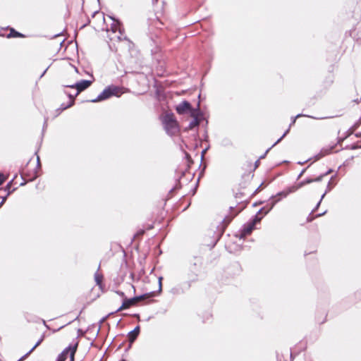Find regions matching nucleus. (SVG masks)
Returning <instances> with one entry per match:
<instances>
[{
    "label": "nucleus",
    "instance_id": "nucleus-1",
    "mask_svg": "<svg viewBox=\"0 0 361 361\" xmlns=\"http://www.w3.org/2000/svg\"><path fill=\"white\" fill-rule=\"evenodd\" d=\"M123 92V87L114 85H108L96 98L87 100V102L96 103L106 100L112 97H119Z\"/></svg>",
    "mask_w": 361,
    "mask_h": 361
},
{
    "label": "nucleus",
    "instance_id": "nucleus-2",
    "mask_svg": "<svg viewBox=\"0 0 361 361\" xmlns=\"http://www.w3.org/2000/svg\"><path fill=\"white\" fill-rule=\"evenodd\" d=\"M161 121L168 134L173 135L179 132V124L173 113H165L161 116Z\"/></svg>",
    "mask_w": 361,
    "mask_h": 361
},
{
    "label": "nucleus",
    "instance_id": "nucleus-3",
    "mask_svg": "<svg viewBox=\"0 0 361 361\" xmlns=\"http://www.w3.org/2000/svg\"><path fill=\"white\" fill-rule=\"evenodd\" d=\"M135 341V327L128 332L124 341L121 343L118 349H123L124 353L120 361H129L128 360V351L131 349L134 342Z\"/></svg>",
    "mask_w": 361,
    "mask_h": 361
},
{
    "label": "nucleus",
    "instance_id": "nucleus-4",
    "mask_svg": "<svg viewBox=\"0 0 361 361\" xmlns=\"http://www.w3.org/2000/svg\"><path fill=\"white\" fill-rule=\"evenodd\" d=\"M272 207H273V204L269 208H267L265 207H263L262 209H261L259 211L258 214L255 216L252 222H251L249 224H247V226H245L243 228V229L241 231V235L243 237H245V236L250 235L252 233V231H253L255 224L257 222H259L260 220L262 219V218L270 211V209L272 208Z\"/></svg>",
    "mask_w": 361,
    "mask_h": 361
},
{
    "label": "nucleus",
    "instance_id": "nucleus-5",
    "mask_svg": "<svg viewBox=\"0 0 361 361\" xmlns=\"http://www.w3.org/2000/svg\"><path fill=\"white\" fill-rule=\"evenodd\" d=\"M238 194L236 193L235 198V202H237L239 204V207H238L237 211H235V212H233V207H230L231 209V212H232L231 214L225 216V218L223 220V224L225 227L227 226L230 224V222L232 221V219L246 207V205L248 202V201L247 200H238Z\"/></svg>",
    "mask_w": 361,
    "mask_h": 361
},
{
    "label": "nucleus",
    "instance_id": "nucleus-6",
    "mask_svg": "<svg viewBox=\"0 0 361 361\" xmlns=\"http://www.w3.org/2000/svg\"><path fill=\"white\" fill-rule=\"evenodd\" d=\"M78 347V341L74 344H70L58 355L56 361H66L68 353L70 354L71 361H74V356Z\"/></svg>",
    "mask_w": 361,
    "mask_h": 361
},
{
    "label": "nucleus",
    "instance_id": "nucleus-7",
    "mask_svg": "<svg viewBox=\"0 0 361 361\" xmlns=\"http://www.w3.org/2000/svg\"><path fill=\"white\" fill-rule=\"evenodd\" d=\"M92 84V80H80L72 85H64L65 87L76 89L77 92L75 97H77L81 92L87 90Z\"/></svg>",
    "mask_w": 361,
    "mask_h": 361
},
{
    "label": "nucleus",
    "instance_id": "nucleus-8",
    "mask_svg": "<svg viewBox=\"0 0 361 361\" xmlns=\"http://www.w3.org/2000/svg\"><path fill=\"white\" fill-rule=\"evenodd\" d=\"M175 109L176 112L180 115L190 113L191 116H195L196 111L192 109L191 104L187 101L182 102L180 104L176 106Z\"/></svg>",
    "mask_w": 361,
    "mask_h": 361
},
{
    "label": "nucleus",
    "instance_id": "nucleus-9",
    "mask_svg": "<svg viewBox=\"0 0 361 361\" xmlns=\"http://www.w3.org/2000/svg\"><path fill=\"white\" fill-rule=\"evenodd\" d=\"M108 17L113 20V23L111 25V31L113 32H116L118 31L121 35H122L123 29L121 27V21L111 16H108Z\"/></svg>",
    "mask_w": 361,
    "mask_h": 361
},
{
    "label": "nucleus",
    "instance_id": "nucleus-10",
    "mask_svg": "<svg viewBox=\"0 0 361 361\" xmlns=\"http://www.w3.org/2000/svg\"><path fill=\"white\" fill-rule=\"evenodd\" d=\"M135 304V295H134L130 298H128L125 297L123 299L122 305L115 311V312H117L121 310L127 309L131 305H133Z\"/></svg>",
    "mask_w": 361,
    "mask_h": 361
},
{
    "label": "nucleus",
    "instance_id": "nucleus-11",
    "mask_svg": "<svg viewBox=\"0 0 361 361\" xmlns=\"http://www.w3.org/2000/svg\"><path fill=\"white\" fill-rule=\"evenodd\" d=\"M99 269H100V264L99 265V267L97 268V271L94 273V281H95L96 285L99 286V289L102 292H104V285L102 283L104 276H103L102 274L99 273Z\"/></svg>",
    "mask_w": 361,
    "mask_h": 361
},
{
    "label": "nucleus",
    "instance_id": "nucleus-12",
    "mask_svg": "<svg viewBox=\"0 0 361 361\" xmlns=\"http://www.w3.org/2000/svg\"><path fill=\"white\" fill-rule=\"evenodd\" d=\"M45 338V336H44V334H43L40 338L36 342V343L35 344V345L26 353L23 356H22L19 360H18L17 361H23V360H25L32 351H34V350L38 347L44 341Z\"/></svg>",
    "mask_w": 361,
    "mask_h": 361
},
{
    "label": "nucleus",
    "instance_id": "nucleus-13",
    "mask_svg": "<svg viewBox=\"0 0 361 361\" xmlns=\"http://www.w3.org/2000/svg\"><path fill=\"white\" fill-rule=\"evenodd\" d=\"M16 176L13 177L4 188H1V190L7 192L6 196L10 195L13 192H14L17 188H11L12 184L14 181Z\"/></svg>",
    "mask_w": 361,
    "mask_h": 361
},
{
    "label": "nucleus",
    "instance_id": "nucleus-14",
    "mask_svg": "<svg viewBox=\"0 0 361 361\" xmlns=\"http://www.w3.org/2000/svg\"><path fill=\"white\" fill-rule=\"evenodd\" d=\"M9 30H10V32L7 35V38L24 37H25V35L23 33L16 30L13 27H9Z\"/></svg>",
    "mask_w": 361,
    "mask_h": 361
},
{
    "label": "nucleus",
    "instance_id": "nucleus-15",
    "mask_svg": "<svg viewBox=\"0 0 361 361\" xmlns=\"http://www.w3.org/2000/svg\"><path fill=\"white\" fill-rule=\"evenodd\" d=\"M153 296H154V293L153 291H150L149 293L143 294L140 296H137V303L142 302L146 299H149V298H152Z\"/></svg>",
    "mask_w": 361,
    "mask_h": 361
},
{
    "label": "nucleus",
    "instance_id": "nucleus-16",
    "mask_svg": "<svg viewBox=\"0 0 361 361\" xmlns=\"http://www.w3.org/2000/svg\"><path fill=\"white\" fill-rule=\"evenodd\" d=\"M73 105H74V102L73 100L69 101L67 104H66L64 103L61 104L60 107L59 109H57V110H56L59 112L58 114H59L63 111L73 106Z\"/></svg>",
    "mask_w": 361,
    "mask_h": 361
},
{
    "label": "nucleus",
    "instance_id": "nucleus-17",
    "mask_svg": "<svg viewBox=\"0 0 361 361\" xmlns=\"http://www.w3.org/2000/svg\"><path fill=\"white\" fill-rule=\"evenodd\" d=\"M40 167H41V163H40L39 157H37V166H36V169H35L33 176L30 178V181L35 180L39 176L37 170L39 169H40Z\"/></svg>",
    "mask_w": 361,
    "mask_h": 361
},
{
    "label": "nucleus",
    "instance_id": "nucleus-18",
    "mask_svg": "<svg viewBox=\"0 0 361 361\" xmlns=\"http://www.w3.org/2000/svg\"><path fill=\"white\" fill-rule=\"evenodd\" d=\"M329 172L326 173H324L323 175H321L319 176V177H317V178H315L314 180H312V179H309V180H307L305 182L302 183V184H305V183H312V182H320L321 180H322L324 178H325L328 173Z\"/></svg>",
    "mask_w": 361,
    "mask_h": 361
},
{
    "label": "nucleus",
    "instance_id": "nucleus-19",
    "mask_svg": "<svg viewBox=\"0 0 361 361\" xmlns=\"http://www.w3.org/2000/svg\"><path fill=\"white\" fill-rule=\"evenodd\" d=\"M193 118V120L191 121V123L189 125V128L192 129L195 126H197L200 123V121L197 118V114L195 113V116H192Z\"/></svg>",
    "mask_w": 361,
    "mask_h": 361
},
{
    "label": "nucleus",
    "instance_id": "nucleus-20",
    "mask_svg": "<svg viewBox=\"0 0 361 361\" xmlns=\"http://www.w3.org/2000/svg\"><path fill=\"white\" fill-rule=\"evenodd\" d=\"M6 180V177L0 173V185H1Z\"/></svg>",
    "mask_w": 361,
    "mask_h": 361
},
{
    "label": "nucleus",
    "instance_id": "nucleus-21",
    "mask_svg": "<svg viewBox=\"0 0 361 361\" xmlns=\"http://www.w3.org/2000/svg\"><path fill=\"white\" fill-rule=\"evenodd\" d=\"M65 94H66L68 97L70 99V101L73 100L75 102V98L76 97H75V95H73L71 93H68V92H65Z\"/></svg>",
    "mask_w": 361,
    "mask_h": 361
},
{
    "label": "nucleus",
    "instance_id": "nucleus-22",
    "mask_svg": "<svg viewBox=\"0 0 361 361\" xmlns=\"http://www.w3.org/2000/svg\"><path fill=\"white\" fill-rule=\"evenodd\" d=\"M78 337L83 336L85 334V331H83L81 329H78Z\"/></svg>",
    "mask_w": 361,
    "mask_h": 361
},
{
    "label": "nucleus",
    "instance_id": "nucleus-23",
    "mask_svg": "<svg viewBox=\"0 0 361 361\" xmlns=\"http://www.w3.org/2000/svg\"><path fill=\"white\" fill-rule=\"evenodd\" d=\"M116 293L123 298L126 297L124 293L121 290H117Z\"/></svg>",
    "mask_w": 361,
    "mask_h": 361
},
{
    "label": "nucleus",
    "instance_id": "nucleus-24",
    "mask_svg": "<svg viewBox=\"0 0 361 361\" xmlns=\"http://www.w3.org/2000/svg\"><path fill=\"white\" fill-rule=\"evenodd\" d=\"M114 314V312L109 313L106 316L104 317L101 320L100 323L103 322L109 315Z\"/></svg>",
    "mask_w": 361,
    "mask_h": 361
},
{
    "label": "nucleus",
    "instance_id": "nucleus-25",
    "mask_svg": "<svg viewBox=\"0 0 361 361\" xmlns=\"http://www.w3.org/2000/svg\"><path fill=\"white\" fill-rule=\"evenodd\" d=\"M144 233H145L144 230H139L137 231L136 235L138 236V235H143Z\"/></svg>",
    "mask_w": 361,
    "mask_h": 361
},
{
    "label": "nucleus",
    "instance_id": "nucleus-26",
    "mask_svg": "<svg viewBox=\"0 0 361 361\" xmlns=\"http://www.w3.org/2000/svg\"><path fill=\"white\" fill-rule=\"evenodd\" d=\"M300 116H301V115H300V114H299V115L296 116L295 117H294V118H293V121H292V123H291L290 126L294 125V124H295V121H296L297 118H298V117H300Z\"/></svg>",
    "mask_w": 361,
    "mask_h": 361
},
{
    "label": "nucleus",
    "instance_id": "nucleus-27",
    "mask_svg": "<svg viewBox=\"0 0 361 361\" xmlns=\"http://www.w3.org/2000/svg\"><path fill=\"white\" fill-rule=\"evenodd\" d=\"M257 162H258V161H257L255 162V164L253 166L250 167V170L251 171H255L257 168V166H258V165L257 164Z\"/></svg>",
    "mask_w": 361,
    "mask_h": 361
},
{
    "label": "nucleus",
    "instance_id": "nucleus-28",
    "mask_svg": "<svg viewBox=\"0 0 361 361\" xmlns=\"http://www.w3.org/2000/svg\"><path fill=\"white\" fill-rule=\"evenodd\" d=\"M48 68H49V67H47L43 72H42V74L39 76V79L42 78L44 75V74L47 71Z\"/></svg>",
    "mask_w": 361,
    "mask_h": 361
},
{
    "label": "nucleus",
    "instance_id": "nucleus-29",
    "mask_svg": "<svg viewBox=\"0 0 361 361\" xmlns=\"http://www.w3.org/2000/svg\"><path fill=\"white\" fill-rule=\"evenodd\" d=\"M90 19H88V20H87V23L84 24V25L81 27V28H83L84 27H85L87 25H88V24H90Z\"/></svg>",
    "mask_w": 361,
    "mask_h": 361
},
{
    "label": "nucleus",
    "instance_id": "nucleus-30",
    "mask_svg": "<svg viewBox=\"0 0 361 361\" xmlns=\"http://www.w3.org/2000/svg\"><path fill=\"white\" fill-rule=\"evenodd\" d=\"M135 240V233L132 236V238H131V243H133V241Z\"/></svg>",
    "mask_w": 361,
    "mask_h": 361
},
{
    "label": "nucleus",
    "instance_id": "nucleus-31",
    "mask_svg": "<svg viewBox=\"0 0 361 361\" xmlns=\"http://www.w3.org/2000/svg\"><path fill=\"white\" fill-rule=\"evenodd\" d=\"M98 13H99L98 11H94L93 13L92 14V18H94L96 16V14Z\"/></svg>",
    "mask_w": 361,
    "mask_h": 361
},
{
    "label": "nucleus",
    "instance_id": "nucleus-32",
    "mask_svg": "<svg viewBox=\"0 0 361 361\" xmlns=\"http://www.w3.org/2000/svg\"><path fill=\"white\" fill-rule=\"evenodd\" d=\"M161 278L160 277V278L159 279V289H160V290H161Z\"/></svg>",
    "mask_w": 361,
    "mask_h": 361
},
{
    "label": "nucleus",
    "instance_id": "nucleus-33",
    "mask_svg": "<svg viewBox=\"0 0 361 361\" xmlns=\"http://www.w3.org/2000/svg\"><path fill=\"white\" fill-rule=\"evenodd\" d=\"M8 197V196H6V195L4 197H2V200L1 201L4 202Z\"/></svg>",
    "mask_w": 361,
    "mask_h": 361
},
{
    "label": "nucleus",
    "instance_id": "nucleus-34",
    "mask_svg": "<svg viewBox=\"0 0 361 361\" xmlns=\"http://www.w3.org/2000/svg\"><path fill=\"white\" fill-rule=\"evenodd\" d=\"M62 33H63V32H60V33L56 34V35L54 36V37H58V36H60V35H62Z\"/></svg>",
    "mask_w": 361,
    "mask_h": 361
},
{
    "label": "nucleus",
    "instance_id": "nucleus-35",
    "mask_svg": "<svg viewBox=\"0 0 361 361\" xmlns=\"http://www.w3.org/2000/svg\"><path fill=\"white\" fill-rule=\"evenodd\" d=\"M132 288H133L134 295H135V289H136V287H135L134 285H132Z\"/></svg>",
    "mask_w": 361,
    "mask_h": 361
},
{
    "label": "nucleus",
    "instance_id": "nucleus-36",
    "mask_svg": "<svg viewBox=\"0 0 361 361\" xmlns=\"http://www.w3.org/2000/svg\"><path fill=\"white\" fill-rule=\"evenodd\" d=\"M139 332H140V328H139V326H137V331H136L137 336L139 334Z\"/></svg>",
    "mask_w": 361,
    "mask_h": 361
},
{
    "label": "nucleus",
    "instance_id": "nucleus-37",
    "mask_svg": "<svg viewBox=\"0 0 361 361\" xmlns=\"http://www.w3.org/2000/svg\"><path fill=\"white\" fill-rule=\"evenodd\" d=\"M46 126H47V119L44 121V126H43V130L44 129Z\"/></svg>",
    "mask_w": 361,
    "mask_h": 361
},
{
    "label": "nucleus",
    "instance_id": "nucleus-38",
    "mask_svg": "<svg viewBox=\"0 0 361 361\" xmlns=\"http://www.w3.org/2000/svg\"><path fill=\"white\" fill-rule=\"evenodd\" d=\"M130 276L133 279H134L135 274L133 272H131Z\"/></svg>",
    "mask_w": 361,
    "mask_h": 361
},
{
    "label": "nucleus",
    "instance_id": "nucleus-39",
    "mask_svg": "<svg viewBox=\"0 0 361 361\" xmlns=\"http://www.w3.org/2000/svg\"><path fill=\"white\" fill-rule=\"evenodd\" d=\"M43 324L47 329H49V326L47 325L46 322L44 320H43Z\"/></svg>",
    "mask_w": 361,
    "mask_h": 361
},
{
    "label": "nucleus",
    "instance_id": "nucleus-40",
    "mask_svg": "<svg viewBox=\"0 0 361 361\" xmlns=\"http://www.w3.org/2000/svg\"><path fill=\"white\" fill-rule=\"evenodd\" d=\"M78 317H79V315L77 316L72 322L77 320L78 319Z\"/></svg>",
    "mask_w": 361,
    "mask_h": 361
},
{
    "label": "nucleus",
    "instance_id": "nucleus-41",
    "mask_svg": "<svg viewBox=\"0 0 361 361\" xmlns=\"http://www.w3.org/2000/svg\"><path fill=\"white\" fill-rule=\"evenodd\" d=\"M4 202L1 201V202H0V207L4 204Z\"/></svg>",
    "mask_w": 361,
    "mask_h": 361
},
{
    "label": "nucleus",
    "instance_id": "nucleus-42",
    "mask_svg": "<svg viewBox=\"0 0 361 361\" xmlns=\"http://www.w3.org/2000/svg\"><path fill=\"white\" fill-rule=\"evenodd\" d=\"M25 184V182H21V183L20 184V185H24Z\"/></svg>",
    "mask_w": 361,
    "mask_h": 361
},
{
    "label": "nucleus",
    "instance_id": "nucleus-43",
    "mask_svg": "<svg viewBox=\"0 0 361 361\" xmlns=\"http://www.w3.org/2000/svg\"><path fill=\"white\" fill-rule=\"evenodd\" d=\"M312 219H309V218H307V221H312Z\"/></svg>",
    "mask_w": 361,
    "mask_h": 361
},
{
    "label": "nucleus",
    "instance_id": "nucleus-44",
    "mask_svg": "<svg viewBox=\"0 0 361 361\" xmlns=\"http://www.w3.org/2000/svg\"><path fill=\"white\" fill-rule=\"evenodd\" d=\"M152 228V226H150L149 227L147 228V229H151Z\"/></svg>",
    "mask_w": 361,
    "mask_h": 361
},
{
    "label": "nucleus",
    "instance_id": "nucleus-45",
    "mask_svg": "<svg viewBox=\"0 0 361 361\" xmlns=\"http://www.w3.org/2000/svg\"><path fill=\"white\" fill-rule=\"evenodd\" d=\"M63 42H64V40H63V41L61 42V46H62V44H63Z\"/></svg>",
    "mask_w": 361,
    "mask_h": 361
},
{
    "label": "nucleus",
    "instance_id": "nucleus-46",
    "mask_svg": "<svg viewBox=\"0 0 361 361\" xmlns=\"http://www.w3.org/2000/svg\"><path fill=\"white\" fill-rule=\"evenodd\" d=\"M137 319H139V316L137 314L136 316Z\"/></svg>",
    "mask_w": 361,
    "mask_h": 361
},
{
    "label": "nucleus",
    "instance_id": "nucleus-47",
    "mask_svg": "<svg viewBox=\"0 0 361 361\" xmlns=\"http://www.w3.org/2000/svg\"><path fill=\"white\" fill-rule=\"evenodd\" d=\"M98 2H99V0H97Z\"/></svg>",
    "mask_w": 361,
    "mask_h": 361
}]
</instances>
